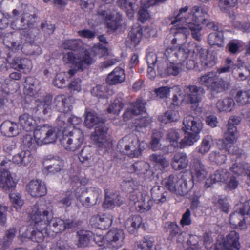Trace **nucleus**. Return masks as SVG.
I'll return each mask as SVG.
<instances>
[{"mask_svg":"<svg viewBox=\"0 0 250 250\" xmlns=\"http://www.w3.org/2000/svg\"><path fill=\"white\" fill-rule=\"evenodd\" d=\"M188 10V6L182 7L170 18L173 25L171 33L175 36L172 41L173 43H176L178 40L179 44L186 40L189 35V30L193 38L199 41L202 24L208 25V23H206L208 12L202 6L195 5L191 8L190 12Z\"/></svg>","mask_w":250,"mask_h":250,"instance_id":"f257e3e1","label":"nucleus"},{"mask_svg":"<svg viewBox=\"0 0 250 250\" xmlns=\"http://www.w3.org/2000/svg\"><path fill=\"white\" fill-rule=\"evenodd\" d=\"M52 205L44 201L37 202L29 211V216L34 223V228L29 227L27 231L19 236L28 238L34 242L40 243L47 236L52 235L51 231L48 230L47 222L52 217Z\"/></svg>","mask_w":250,"mask_h":250,"instance_id":"f03ea898","label":"nucleus"},{"mask_svg":"<svg viewBox=\"0 0 250 250\" xmlns=\"http://www.w3.org/2000/svg\"><path fill=\"white\" fill-rule=\"evenodd\" d=\"M62 47L74 50L65 54L63 61L66 63L73 64L77 69L83 70L94 62L93 57L84 49V45L80 39L66 40Z\"/></svg>","mask_w":250,"mask_h":250,"instance_id":"7ed1b4c3","label":"nucleus"},{"mask_svg":"<svg viewBox=\"0 0 250 250\" xmlns=\"http://www.w3.org/2000/svg\"><path fill=\"white\" fill-rule=\"evenodd\" d=\"M60 133L57 128L48 125H40L34 130L33 135L26 133L23 136V144L30 149H35L37 146L55 142Z\"/></svg>","mask_w":250,"mask_h":250,"instance_id":"20e7f679","label":"nucleus"},{"mask_svg":"<svg viewBox=\"0 0 250 250\" xmlns=\"http://www.w3.org/2000/svg\"><path fill=\"white\" fill-rule=\"evenodd\" d=\"M182 130L185 133L184 138L180 141V148L193 145L200 139L199 133L203 128L201 120L191 115L186 116L183 120Z\"/></svg>","mask_w":250,"mask_h":250,"instance_id":"39448f33","label":"nucleus"},{"mask_svg":"<svg viewBox=\"0 0 250 250\" xmlns=\"http://www.w3.org/2000/svg\"><path fill=\"white\" fill-rule=\"evenodd\" d=\"M84 124L88 128L95 126V130L92 135L91 140L99 147H106L108 144L107 140V128L103 120L100 119L94 113L87 112Z\"/></svg>","mask_w":250,"mask_h":250,"instance_id":"423d86ee","label":"nucleus"},{"mask_svg":"<svg viewBox=\"0 0 250 250\" xmlns=\"http://www.w3.org/2000/svg\"><path fill=\"white\" fill-rule=\"evenodd\" d=\"M123 186L127 188L128 190L132 189L133 191L130 195L129 198L132 201L138 211L143 212L149 210L153 205L152 201L146 195L143 194L137 190V185L136 182L132 180L124 181Z\"/></svg>","mask_w":250,"mask_h":250,"instance_id":"0eeeda50","label":"nucleus"},{"mask_svg":"<svg viewBox=\"0 0 250 250\" xmlns=\"http://www.w3.org/2000/svg\"><path fill=\"white\" fill-rule=\"evenodd\" d=\"M170 34L173 37H175L171 32ZM174 38V37L173 38ZM171 41H172V40H171ZM186 40L179 44L178 43V40L175 43H173L172 42H171V44L174 47H169L166 50L164 54H160L161 55L160 57L161 59L160 60H163L164 62L166 61L175 62H177L178 60L181 62H185L187 58V54L189 52L190 53L191 51V50L189 49V43L188 44L181 45Z\"/></svg>","mask_w":250,"mask_h":250,"instance_id":"6e6552de","label":"nucleus"},{"mask_svg":"<svg viewBox=\"0 0 250 250\" xmlns=\"http://www.w3.org/2000/svg\"><path fill=\"white\" fill-rule=\"evenodd\" d=\"M144 143H140L137 137L132 134L125 136L118 143L123 152L131 158L138 157L145 149Z\"/></svg>","mask_w":250,"mask_h":250,"instance_id":"1a4fd4ad","label":"nucleus"},{"mask_svg":"<svg viewBox=\"0 0 250 250\" xmlns=\"http://www.w3.org/2000/svg\"><path fill=\"white\" fill-rule=\"evenodd\" d=\"M189 186L187 181L183 178L178 179L174 175H170L163 180L162 184L169 191L177 195L183 196L187 194L193 186V182L189 181Z\"/></svg>","mask_w":250,"mask_h":250,"instance_id":"9d476101","label":"nucleus"},{"mask_svg":"<svg viewBox=\"0 0 250 250\" xmlns=\"http://www.w3.org/2000/svg\"><path fill=\"white\" fill-rule=\"evenodd\" d=\"M190 53L193 58H199L201 65L205 69L213 67L216 63L215 54L204 49L194 42H189Z\"/></svg>","mask_w":250,"mask_h":250,"instance_id":"9b49d317","label":"nucleus"},{"mask_svg":"<svg viewBox=\"0 0 250 250\" xmlns=\"http://www.w3.org/2000/svg\"><path fill=\"white\" fill-rule=\"evenodd\" d=\"M199 84L208 87L213 93H220L228 88V83L222 79H218L216 72H210L198 78Z\"/></svg>","mask_w":250,"mask_h":250,"instance_id":"f8f14e48","label":"nucleus"},{"mask_svg":"<svg viewBox=\"0 0 250 250\" xmlns=\"http://www.w3.org/2000/svg\"><path fill=\"white\" fill-rule=\"evenodd\" d=\"M224 137L225 141L228 144H227L224 140H221L218 143L219 148L227 150L229 153L237 155V157H240L242 155V150L232 146V144L236 142L238 137L237 128L227 127V131L225 133Z\"/></svg>","mask_w":250,"mask_h":250,"instance_id":"ddd939ff","label":"nucleus"},{"mask_svg":"<svg viewBox=\"0 0 250 250\" xmlns=\"http://www.w3.org/2000/svg\"><path fill=\"white\" fill-rule=\"evenodd\" d=\"M83 140V131L80 129L75 128L68 135H63L60 143L66 150L75 151L81 146Z\"/></svg>","mask_w":250,"mask_h":250,"instance_id":"4468645a","label":"nucleus"},{"mask_svg":"<svg viewBox=\"0 0 250 250\" xmlns=\"http://www.w3.org/2000/svg\"><path fill=\"white\" fill-rule=\"evenodd\" d=\"M81 189L78 188L75 193L76 197L82 205L86 208H90L95 205L98 199L101 197L102 191L98 188L91 187L83 191L81 194H78Z\"/></svg>","mask_w":250,"mask_h":250,"instance_id":"2eb2a0df","label":"nucleus"},{"mask_svg":"<svg viewBox=\"0 0 250 250\" xmlns=\"http://www.w3.org/2000/svg\"><path fill=\"white\" fill-rule=\"evenodd\" d=\"M232 227H239L243 229L246 227V222L250 225V208L243 204L240 205V211L232 213L229 219Z\"/></svg>","mask_w":250,"mask_h":250,"instance_id":"dca6fc26","label":"nucleus"},{"mask_svg":"<svg viewBox=\"0 0 250 250\" xmlns=\"http://www.w3.org/2000/svg\"><path fill=\"white\" fill-rule=\"evenodd\" d=\"M183 62L177 61V62H168L159 60L157 65L158 74L162 77L166 76H176L183 70Z\"/></svg>","mask_w":250,"mask_h":250,"instance_id":"f3484780","label":"nucleus"},{"mask_svg":"<svg viewBox=\"0 0 250 250\" xmlns=\"http://www.w3.org/2000/svg\"><path fill=\"white\" fill-rule=\"evenodd\" d=\"M184 99L190 104H197L200 102L205 91L204 89L195 85H186L184 88Z\"/></svg>","mask_w":250,"mask_h":250,"instance_id":"a211bd4d","label":"nucleus"},{"mask_svg":"<svg viewBox=\"0 0 250 250\" xmlns=\"http://www.w3.org/2000/svg\"><path fill=\"white\" fill-rule=\"evenodd\" d=\"M239 234L235 231L228 234L223 243H217L216 250H238L239 246Z\"/></svg>","mask_w":250,"mask_h":250,"instance_id":"6ab92c4d","label":"nucleus"},{"mask_svg":"<svg viewBox=\"0 0 250 250\" xmlns=\"http://www.w3.org/2000/svg\"><path fill=\"white\" fill-rule=\"evenodd\" d=\"M124 238L125 234L121 229H112L107 232L105 236L107 242L116 249L123 246Z\"/></svg>","mask_w":250,"mask_h":250,"instance_id":"aec40b11","label":"nucleus"},{"mask_svg":"<svg viewBox=\"0 0 250 250\" xmlns=\"http://www.w3.org/2000/svg\"><path fill=\"white\" fill-rule=\"evenodd\" d=\"M26 191L32 197H40L44 196L47 189L44 182L40 180H32L26 187Z\"/></svg>","mask_w":250,"mask_h":250,"instance_id":"412c9836","label":"nucleus"},{"mask_svg":"<svg viewBox=\"0 0 250 250\" xmlns=\"http://www.w3.org/2000/svg\"><path fill=\"white\" fill-rule=\"evenodd\" d=\"M146 102L142 99H139L134 103L129 105V107L123 114V118L125 121L128 120L133 115H137L145 112Z\"/></svg>","mask_w":250,"mask_h":250,"instance_id":"4be33fe9","label":"nucleus"},{"mask_svg":"<svg viewBox=\"0 0 250 250\" xmlns=\"http://www.w3.org/2000/svg\"><path fill=\"white\" fill-rule=\"evenodd\" d=\"M73 98L72 97H66L63 95H58L54 99V104L60 112L65 113L72 109Z\"/></svg>","mask_w":250,"mask_h":250,"instance_id":"5701e85b","label":"nucleus"},{"mask_svg":"<svg viewBox=\"0 0 250 250\" xmlns=\"http://www.w3.org/2000/svg\"><path fill=\"white\" fill-rule=\"evenodd\" d=\"M113 219V216L109 214H99L92 216L90 222L93 226L100 229H105L110 227Z\"/></svg>","mask_w":250,"mask_h":250,"instance_id":"b1692460","label":"nucleus"},{"mask_svg":"<svg viewBox=\"0 0 250 250\" xmlns=\"http://www.w3.org/2000/svg\"><path fill=\"white\" fill-rule=\"evenodd\" d=\"M230 176V172L226 169L220 168L216 170L207 179L206 183L207 187L211 186V184L216 183H225Z\"/></svg>","mask_w":250,"mask_h":250,"instance_id":"393cba45","label":"nucleus"},{"mask_svg":"<svg viewBox=\"0 0 250 250\" xmlns=\"http://www.w3.org/2000/svg\"><path fill=\"white\" fill-rule=\"evenodd\" d=\"M11 67L24 73L29 72L32 68L31 61L27 58L18 57L14 58L10 63Z\"/></svg>","mask_w":250,"mask_h":250,"instance_id":"a878e982","label":"nucleus"},{"mask_svg":"<svg viewBox=\"0 0 250 250\" xmlns=\"http://www.w3.org/2000/svg\"><path fill=\"white\" fill-rule=\"evenodd\" d=\"M52 217L49 219L47 222L48 226V230L51 232L54 236V234L61 232L65 229L64 221L59 218H53L52 210L51 211Z\"/></svg>","mask_w":250,"mask_h":250,"instance_id":"bb28decb","label":"nucleus"},{"mask_svg":"<svg viewBox=\"0 0 250 250\" xmlns=\"http://www.w3.org/2000/svg\"><path fill=\"white\" fill-rule=\"evenodd\" d=\"M142 36V30L140 26L133 27L128 34L126 45L130 48H135L140 42Z\"/></svg>","mask_w":250,"mask_h":250,"instance_id":"cd10ccee","label":"nucleus"},{"mask_svg":"<svg viewBox=\"0 0 250 250\" xmlns=\"http://www.w3.org/2000/svg\"><path fill=\"white\" fill-rule=\"evenodd\" d=\"M21 24L17 26L13 24L14 27L16 28H25L26 29L29 28L33 29L36 32L38 31V29L35 28L36 16L34 14L24 13L21 18Z\"/></svg>","mask_w":250,"mask_h":250,"instance_id":"c85d7f7f","label":"nucleus"},{"mask_svg":"<svg viewBox=\"0 0 250 250\" xmlns=\"http://www.w3.org/2000/svg\"><path fill=\"white\" fill-rule=\"evenodd\" d=\"M125 79L124 70L120 67H116L108 75L106 81L109 85H115L122 83Z\"/></svg>","mask_w":250,"mask_h":250,"instance_id":"c756f323","label":"nucleus"},{"mask_svg":"<svg viewBox=\"0 0 250 250\" xmlns=\"http://www.w3.org/2000/svg\"><path fill=\"white\" fill-rule=\"evenodd\" d=\"M188 164V159L186 154L182 152L174 154L172 159L171 165L176 170H180L187 167Z\"/></svg>","mask_w":250,"mask_h":250,"instance_id":"7c9ffc66","label":"nucleus"},{"mask_svg":"<svg viewBox=\"0 0 250 250\" xmlns=\"http://www.w3.org/2000/svg\"><path fill=\"white\" fill-rule=\"evenodd\" d=\"M33 159V155L29 150L21 151L15 155L12 158L14 163L22 166H27Z\"/></svg>","mask_w":250,"mask_h":250,"instance_id":"2f4dec72","label":"nucleus"},{"mask_svg":"<svg viewBox=\"0 0 250 250\" xmlns=\"http://www.w3.org/2000/svg\"><path fill=\"white\" fill-rule=\"evenodd\" d=\"M136 0H118L117 4L121 8L126 11L129 18H132L138 6V4L136 3Z\"/></svg>","mask_w":250,"mask_h":250,"instance_id":"473e14b6","label":"nucleus"},{"mask_svg":"<svg viewBox=\"0 0 250 250\" xmlns=\"http://www.w3.org/2000/svg\"><path fill=\"white\" fill-rule=\"evenodd\" d=\"M24 92L32 97L34 96L40 89L38 81L34 77H28L25 79Z\"/></svg>","mask_w":250,"mask_h":250,"instance_id":"72a5a7b5","label":"nucleus"},{"mask_svg":"<svg viewBox=\"0 0 250 250\" xmlns=\"http://www.w3.org/2000/svg\"><path fill=\"white\" fill-rule=\"evenodd\" d=\"M191 170L193 178L199 181L204 180L207 175L205 167L200 161L194 162L191 167Z\"/></svg>","mask_w":250,"mask_h":250,"instance_id":"f704fd0d","label":"nucleus"},{"mask_svg":"<svg viewBox=\"0 0 250 250\" xmlns=\"http://www.w3.org/2000/svg\"><path fill=\"white\" fill-rule=\"evenodd\" d=\"M1 131L8 137L15 136L20 133L18 125L10 121H5L1 125Z\"/></svg>","mask_w":250,"mask_h":250,"instance_id":"c9c22d12","label":"nucleus"},{"mask_svg":"<svg viewBox=\"0 0 250 250\" xmlns=\"http://www.w3.org/2000/svg\"><path fill=\"white\" fill-rule=\"evenodd\" d=\"M98 16L102 20H105L107 27L111 30H115L120 25V19H115L105 11H99Z\"/></svg>","mask_w":250,"mask_h":250,"instance_id":"e433bc0d","label":"nucleus"},{"mask_svg":"<svg viewBox=\"0 0 250 250\" xmlns=\"http://www.w3.org/2000/svg\"><path fill=\"white\" fill-rule=\"evenodd\" d=\"M19 123L23 129L29 131L34 128L36 121L31 116L24 113L19 116Z\"/></svg>","mask_w":250,"mask_h":250,"instance_id":"4c0bfd02","label":"nucleus"},{"mask_svg":"<svg viewBox=\"0 0 250 250\" xmlns=\"http://www.w3.org/2000/svg\"><path fill=\"white\" fill-rule=\"evenodd\" d=\"M15 186L16 183L13 181L9 171L3 170L0 172V187L7 190Z\"/></svg>","mask_w":250,"mask_h":250,"instance_id":"58836bf2","label":"nucleus"},{"mask_svg":"<svg viewBox=\"0 0 250 250\" xmlns=\"http://www.w3.org/2000/svg\"><path fill=\"white\" fill-rule=\"evenodd\" d=\"M213 143V140L212 136L207 135L203 138L200 145L196 148L195 151L204 155L209 151Z\"/></svg>","mask_w":250,"mask_h":250,"instance_id":"ea45409f","label":"nucleus"},{"mask_svg":"<svg viewBox=\"0 0 250 250\" xmlns=\"http://www.w3.org/2000/svg\"><path fill=\"white\" fill-rule=\"evenodd\" d=\"M159 186H154L151 189L152 199L156 204H163L167 200V192H163Z\"/></svg>","mask_w":250,"mask_h":250,"instance_id":"a19ab883","label":"nucleus"},{"mask_svg":"<svg viewBox=\"0 0 250 250\" xmlns=\"http://www.w3.org/2000/svg\"><path fill=\"white\" fill-rule=\"evenodd\" d=\"M123 200L117 194L106 195L103 206L106 208H113L116 206H120Z\"/></svg>","mask_w":250,"mask_h":250,"instance_id":"79ce46f5","label":"nucleus"},{"mask_svg":"<svg viewBox=\"0 0 250 250\" xmlns=\"http://www.w3.org/2000/svg\"><path fill=\"white\" fill-rule=\"evenodd\" d=\"M67 121V124H70L75 125H79L82 122L81 118L77 116L72 115L70 117H67L65 113H61L58 118V124L61 127H63V125L66 124L65 121Z\"/></svg>","mask_w":250,"mask_h":250,"instance_id":"37998d69","label":"nucleus"},{"mask_svg":"<svg viewBox=\"0 0 250 250\" xmlns=\"http://www.w3.org/2000/svg\"><path fill=\"white\" fill-rule=\"evenodd\" d=\"M216 105L218 110L220 112H230L235 105V103L233 99L228 97L218 100Z\"/></svg>","mask_w":250,"mask_h":250,"instance_id":"c03bdc74","label":"nucleus"},{"mask_svg":"<svg viewBox=\"0 0 250 250\" xmlns=\"http://www.w3.org/2000/svg\"><path fill=\"white\" fill-rule=\"evenodd\" d=\"M235 99L239 105L250 104V90L241 89L238 90L235 96Z\"/></svg>","mask_w":250,"mask_h":250,"instance_id":"a18cd8bd","label":"nucleus"},{"mask_svg":"<svg viewBox=\"0 0 250 250\" xmlns=\"http://www.w3.org/2000/svg\"><path fill=\"white\" fill-rule=\"evenodd\" d=\"M250 166L245 163L238 164L235 163L230 168V172L232 174L238 177L239 176L246 175L249 170Z\"/></svg>","mask_w":250,"mask_h":250,"instance_id":"49530a36","label":"nucleus"},{"mask_svg":"<svg viewBox=\"0 0 250 250\" xmlns=\"http://www.w3.org/2000/svg\"><path fill=\"white\" fill-rule=\"evenodd\" d=\"M142 218L139 215H134L128 218L125 222V226L130 233H133L140 226Z\"/></svg>","mask_w":250,"mask_h":250,"instance_id":"de8ad7c7","label":"nucleus"},{"mask_svg":"<svg viewBox=\"0 0 250 250\" xmlns=\"http://www.w3.org/2000/svg\"><path fill=\"white\" fill-rule=\"evenodd\" d=\"M125 102L121 97L116 98L109 105L107 111L109 113L118 115L123 109Z\"/></svg>","mask_w":250,"mask_h":250,"instance_id":"09e8293b","label":"nucleus"},{"mask_svg":"<svg viewBox=\"0 0 250 250\" xmlns=\"http://www.w3.org/2000/svg\"><path fill=\"white\" fill-rule=\"evenodd\" d=\"M208 42L209 44L212 45H217L219 47L224 46L223 33V32L216 31L210 33L208 37Z\"/></svg>","mask_w":250,"mask_h":250,"instance_id":"8fccbe9b","label":"nucleus"},{"mask_svg":"<svg viewBox=\"0 0 250 250\" xmlns=\"http://www.w3.org/2000/svg\"><path fill=\"white\" fill-rule=\"evenodd\" d=\"M180 135L177 130L169 129L167 134V139L174 147L180 148Z\"/></svg>","mask_w":250,"mask_h":250,"instance_id":"3c124183","label":"nucleus"},{"mask_svg":"<svg viewBox=\"0 0 250 250\" xmlns=\"http://www.w3.org/2000/svg\"><path fill=\"white\" fill-rule=\"evenodd\" d=\"M167 225V231L169 232V239L172 240L175 236L178 235V241L179 242L183 241V240H180L183 232L178 225L175 222H168Z\"/></svg>","mask_w":250,"mask_h":250,"instance_id":"603ef678","label":"nucleus"},{"mask_svg":"<svg viewBox=\"0 0 250 250\" xmlns=\"http://www.w3.org/2000/svg\"><path fill=\"white\" fill-rule=\"evenodd\" d=\"M179 118V114L175 110H168L164 114L159 117V120L163 124H166L177 120Z\"/></svg>","mask_w":250,"mask_h":250,"instance_id":"864d4df0","label":"nucleus"},{"mask_svg":"<svg viewBox=\"0 0 250 250\" xmlns=\"http://www.w3.org/2000/svg\"><path fill=\"white\" fill-rule=\"evenodd\" d=\"M149 168V166L147 163L144 161L137 162L131 166L129 172L145 174Z\"/></svg>","mask_w":250,"mask_h":250,"instance_id":"5fc2aeb1","label":"nucleus"},{"mask_svg":"<svg viewBox=\"0 0 250 250\" xmlns=\"http://www.w3.org/2000/svg\"><path fill=\"white\" fill-rule=\"evenodd\" d=\"M16 234V229L15 228H10L6 231L3 240L0 243L2 248L5 249L9 246L15 237Z\"/></svg>","mask_w":250,"mask_h":250,"instance_id":"6e6d98bb","label":"nucleus"},{"mask_svg":"<svg viewBox=\"0 0 250 250\" xmlns=\"http://www.w3.org/2000/svg\"><path fill=\"white\" fill-rule=\"evenodd\" d=\"M209 159L210 161L221 165L225 163L227 157L220 151H214L209 154Z\"/></svg>","mask_w":250,"mask_h":250,"instance_id":"4d7b16f0","label":"nucleus"},{"mask_svg":"<svg viewBox=\"0 0 250 250\" xmlns=\"http://www.w3.org/2000/svg\"><path fill=\"white\" fill-rule=\"evenodd\" d=\"M149 160L155 163L156 166L160 167L162 168L167 167L169 165L168 162L161 155L153 154L150 155Z\"/></svg>","mask_w":250,"mask_h":250,"instance_id":"13d9d810","label":"nucleus"},{"mask_svg":"<svg viewBox=\"0 0 250 250\" xmlns=\"http://www.w3.org/2000/svg\"><path fill=\"white\" fill-rule=\"evenodd\" d=\"M10 201L16 209H20L24 204V201L21 195L18 192H13L9 194Z\"/></svg>","mask_w":250,"mask_h":250,"instance_id":"bf43d9fd","label":"nucleus"},{"mask_svg":"<svg viewBox=\"0 0 250 250\" xmlns=\"http://www.w3.org/2000/svg\"><path fill=\"white\" fill-rule=\"evenodd\" d=\"M162 134L160 131H155L152 136V140L150 143L149 147L153 151L159 150L161 148L160 140L162 138Z\"/></svg>","mask_w":250,"mask_h":250,"instance_id":"052dcab7","label":"nucleus"},{"mask_svg":"<svg viewBox=\"0 0 250 250\" xmlns=\"http://www.w3.org/2000/svg\"><path fill=\"white\" fill-rule=\"evenodd\" d=\"M88 53L93 57L94 62V56L97 55L99 56V57H101L104 56L108 53V49L104 46L95 45L92 48L90 52L88 51Z\"/></svg>","mask_w":250,"mask_h":250,"instance_id":"680f3d73","label":"nucleus"},{"mask_svg":"<svg viewBox=\"0 0 250 250\" xmlns=\"http://www.w3.org/2000/svg\"><path fill=\"white\" fill-rule=\"evenodd\" d=\"M38 110L43 109L44 114L49 113L51 111V99L50 97H47L44 101L37 104Z\"/></svg>","mask_w":250,"mask_h":250,"instance_id":"e2e57ef3","label":"nucleus"},{"mask_svg":"<svg viewBox=\"0 0 250 250\" xmlns=\"http://www.w3.org/2000/svg\"><path fill=\"white\" fill-rule=\"evenodd\" d=\"M237 176L230 173V176L226 183L225 189L226 190H231L235 189L238 185L239 182L237 179Z\"/></svg>","mask_w":250,"mask_h":250,"instance_id":"0e129e2a","label":"nucleus"},{"mask_svg":"<svg viewBox=\"0 0 250 250\" xmlns=\"http://www.w3.org/2000/svg\"><path fill=\"white\" fill-rule=\"evenodd\" d=\"M78 234L79 235V246H87L89 241V232L85 230H80L78 232Z\"/></svg>","mask_w":250,"mask_h":250,"instance_id":"69168bd1","label":"nucleus"},{"mask_svg":"<svg viewBox=\"0 0 250 250\" xmlns=\"http://www.w3.org/2000/svg\"><path fill=\"white\" fill-rule=\"evenodd\" d=\"M170 88L167 86H162L154 90V92L156 97L160 99H164L170 96Z\"/></svg>","mask_w":250,"mask_h":250,"instance_id":"338daca9","label":"nucleus"},{"mask_svg":"<svg viewBox=\"0 0 250 250\" xmlns=\"http://www.w3.org/2000/svg\"><path fill=\"white\" fill-rule=\"evenodd\" d=\"M3 43L9 49L12 51H16L21 49L22 42L21 41H15L13 39L9 40L8 39L5 38L3 40Z\"/></svg>","mask_w":250,"mask_h":250,"instance_id":"774afa93","label":"nucleus"}]
</instances>
